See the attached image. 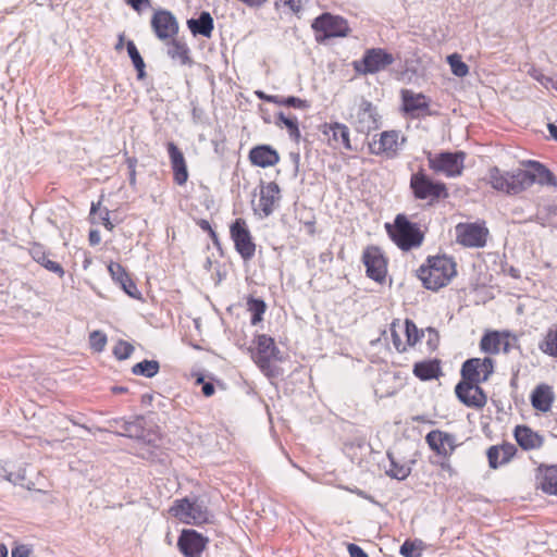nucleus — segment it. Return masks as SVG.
Masks as SVG:
<instances>
[{
  "label": "nucleus",
  "mask_w": 557,
  "mask_h": 557,
  "mask_svg": "<svg viewBox=\"0 0 557 557\" xmlns=\"http://www.w3.org/2000/svg\"><path fill=\"white\" fill-rule=\"evenodd\" d=\"M107 335L101 331H94L89 334L90 348L96 352H101L107 345Z\"/></svg>",
  "instance_id": "obj_46"
},
{
  "label": "nucleus",
  "mask_w": 557,
  "mask_h": 557,
  "mask_svg": "<svg viewBox=\"0 0 557 557\" xmlns=\"http://www.w3.org/2000/svg\"><path fill=\"white\" fill-rule=\"evenodd\" d=\"M160 366L156 360H144L133 366L132 372L135 375L152 377L159 372Z\"/></svg>",
  "instance_id": "obj_41"
},
{
  "label": "nucleus",
  "mask_w": 557,
  "mask_h": 557,
  "mask_svg": "<svg viewBox=\"0 0 557 557\" xmlns=\"http://www.w3.org/2000/svg\"><path fill=\"white\" fill-rule=\"evenodd\" d=\"M230 237L236 252L245 262L250 261L255 257L257 245L245 219L236 218L230 224Z\"/></svg>",
  "instance_id": "obj_7"
},
{
  "label": "nucleus",
  "mask_w": 557,
  "mask_h": 557,
  "mask_svg": "<svg viewBox=\"0 0 557 557\" xmlns=\"http://www.w3.org/2000/svg\"><path fill=\"white\" fill-rule=\"evenodd\" d=\"M401 109L406 114L412 117L431 115L430 98L421 92H414L410 89L400 91Z\"/></svg>",
  "instance_id": "obj_22"
},
{
  "label": "nucleus",
  "mask_w": 557,
  "mask_h": 557,
  "mask_svg": "<svg viewBox=\"0 0 557 557\" xmlns=\"http://www.w3.org/2000/svg\"><path fill=\"white\" fill-rule=\"evenodd\" d=\"M441 467H442L443 469L448 470V471H453V468H451V467H450V465H449V463H447V462H443V463L441 465Z\"/></svg>",
  "instance_id": "obj_64"
},
{
  "label": "nucleus",
  "mask_w": 557,
  "mask_h": 557,
  "mask_svg": "<svg viewBox=\"0 0 557 557\" xmlns=\"http://www.w3.org/2000/svg\"><path fill=\"white\" fill-rule=\"evenodd\" d=\"M456 242L463 247L479 248L486 244L488 230L484 223H458L455 227Z\"/></svg>",
  "instance_id": "obj_16"
},
{
  "label": "nucleus",
  "mask_w": 557,
  "mask_h": 557,
  "mask_svg": "<svg viewBox=\"0 0 557 557\" xmlns=\"http://www.w3.org/2000/svg\"><path fill=\"white\" fill-rule=\"evenodd\" d=\"M409 187L416 200L431 207L449 197L447 185L431 177L423 169L410 175Z\"/></svg>",
  "instance_id": "obj_4"
},
{
  "label": "nucleus",
  "mask_w": 557,
  "mask_h": 557,
  "mask_svg": "<svg viewBox=\"0 0 557 557\" xmlns=\"http://www.w3.org/2000/svg\"><path fill=\"white\" fill-rule=\"evenodd\" d=\"M197 225L205 232H207L210 236V238L212 239L213 244H218L219 243V236L216 234V232L212 228L211 224L209 223V221L205 220V219H199L197 220Z\"/></svg>",
  "instance_id": "obj_49"
},
{
  "label": "nucleus",
  "mask_w": 557,
  "mask_h": 557,
  "mask_svg": "<svg viewBox=\"0 0 557 557\" xmlns=\"http://www.w3.org/2000/svg\"><path fill=\"white\" fill-rule=\"evenodd\" d=\"M99 206H100V201L97 202V203H95V202L91 203V208H90V214L91 215L96 213V211L98 210Z\"/></svg>",
  "instance_id": "obj_62"
},
{
  "label": "nucleus",
  "mask_w": 557,
  "mask_h": 557,
  "mask_svg": "<svg viewBox=\"0 0 557 557\" xmlns=\"http://www.w3.org/2000/svg\"><path fill=\"white\" fill-rule=\"evenodd\" d=\"M89 243L90 245H98L100 243V235L97 231H90Z\"/></svg>",
  "instance_id": "obj_56"
},
{
  "label": "nucleus",
  "mask_w": 557,
  "mask_h": 557,
  "mask_svg": "<svg viewBox=\"0 0 557 557\" xmlns=\"http://www.w3.org/2000/svg\"><path fill=\"white\" fill-rule=\"evenodd\" d=\"M466 157L463 151L426 153L429 169L446 177H458L462 174Z\"/></svg>",
  "instance_id": "obj_5"
},
{
  "label": "nucleus",
  "mask_w": 557,
  "mask_h": 557,
  "mask_svg": "<svg viewBox=\"0 0 557 557\" xmlns=\"http://www.w3.org/2000/svg\"><path fill=\"white\" fill-rule=\"evenodd\" d=\"M125 163L127 165L128 171L136 170L137 159L135 157H126Z\"/></svg>",
  "instance_id": "obj_55"
},
{
  "label": "nucleus",
  "mask_w": 557,
  "mask_h": 557,
  "mask_svg": "<svg viewBox=\"0 0 557 557\" xmlns=\"http://www.w3.org/2000/svg\"><path fill=\"white\" fill-rule=\"evenodd\" d=\"M412 420L416 421V422H419V423L428 422V420L423 416L413 417Z\"/></svg>",
  "instance_id": "obj_61"
},
{
  "label": "nucleus",
  "mask_w": 557,
  "mask_h": 557,
  "mask_svg": "<svg viewBox=\"0 0 557 557\" xmlns=\"http://www.w3.org/2000/svg\"><path fill=\"white\" fill-rule=\"evenodd\" d=\"M281 188L275 182H261L259 186V201L256 211L263 216L271 215L281 201Z\"/></svg>",
  "instance_id": "obj_24"
},
{
  "label": "nucleus",
  "mask_w": 557,
  "mask_h": 557,
  "mask_svg": "<svg viewBox=\"0 0 557 557\" xmlns=\"http://www.w3.org/2000/svg\"><path fill=\"white\" fill-rule=\"evenodd\" d=\"M380 114L376 107L367 99H361L349 116L356 132L369 134L380 127Z\"/></svg>",
  "instance_id": "obj_9"
},
{
  "label": "nucleus",
  "mask_w": 557,
  "mask_h": 557,
  "mask_svg": "<svg viewBox=\"0 0 557 557\" xmlns=\"http://www.w3.org/2000/svg\"><path fill=\"white\" fill-rule=\"evenodd\" d=\"M545 86L548 88V87H552V88H555L557 89V81H554L553 78H547L546 79V83H545Z\"/></svg>",
  "instance_id": "obj_58"
},
{
  "label": "nucleus",
  "mask_w": 557,
  "mask_h": 557,
  "mask_svg": "<svg viewBox=\"0 0 557 557\" xmlns=\"http://www.w3.org/2000/svg\"><path fill=\"white\" fill-rule=\"evenodd\" d=\"M326 145L335 150L352 151L349 127L339 122H325L319 126Z\"/></svg>",
  "instance_id": "obj_14"
},
{
  "label": "nucleus",
  "mask_w": 557,
  "mask_h": 557,
  "mask_svg": "<svg viewBox=\"0 0 557 557\" xmlns=\"http://www.w3.org/2000/svg\"><path fill=\"white\" fill-rule=\"evenodd\" d=\"M425 442L433 453L444 459H449L459 446L455 434L442 430L430 431Z\"/></svg>",
  "instance_id": "obj_20"
},
{
  "label": "nucleus",
  "mask_w": 557,
  "mask_h": 557,
  "mask_svg": "<svg viewBox=\"0 0 557 557\" xmlns=\"http://www.w3.org/2000/svg\"><path fill=\"white\" fill-rule=\"evenodd\" d=\"M29 556V549L24 546L20 545L12 549V557H28Z\"/></svg>",
  "instance_id": "obj_52"
},
{
  "label": "nucleus",
  "mask_w": 557,
  "mask_h": 557,
  "mask_svg": "<svg viewBox=\"0 0 557 557\" xmlns=\"http://www.w3.org/2000/svg\"><path fill=\"white\" fill-rule=\"evenodd\" d=\"M389 330L393 345L398 352H406L424 335L417 327L416 323L409 319H406L404 322L399 320L393 321Z\"/></svg>",
  "instance_id": "obj_11"
},
{
  "label": "nucleus",
  "mask_w": 557,
  "mask_h": 557,
  "mask_svg": "<svg viewBox=\"0 0 557 557\" xmlns=\"http://www.w3.org/2000/svg\"><path fill=\"white\" fill-rule=\"evenodd\" d=\"M29 255L33 260L42 265L46 270L55 273L59 277H63L65 271L63 267L49 259V253L46 251L45 247L40 244H34L29 248Z\"/></svg>",
  "instance_id": "obj_32"
},
{
  "label": "nucleus",
  "mask_w": 557,
  "mask_h": 557,
  "mask_svg": "<svg viewBox=\"0 0 557 557\" xmlns=\"http://www.w3.org/2000/svg\"><path fill=\"white\" fill-rule=\"evenodd\" d=\"M555 398L556 396L553 386L546 383L537 384L530 395V401L533 409L541 413H547L550 411Z\"/></svg>",
  "instance_id": "obj_29"
},
{
  "label": "nucleus",
  "mask_w": 557,
  "mask_h": 557,
  "mask_svg": "<svg viewBox=\"0 0 557 557\" xmlns=\"http://www.w3.org/2000/svg\"><path fill=\"white\" fill-rule=\"evenodd\" d=\"M150 25L154 35L161 41L176 38L180 29L177 18L171 11L165 9L154 10Z\"/></svg>",
  "instance_id": "obj_17"
},
{
  "label": "nucleus",
  "mask_w": 557,
  "mask_h": 557,
  "mask_svg": "<svg viewBox=\"0 0 557 557\" xmlns=\"http://www.w3.org/2000/svg\"><path fill=\"white\" fill-rule=\"evenodd\" d=\"M135 11H140L144 4H147L149 0H124Z\"/></svg>",
  "instance_id": "obj_54"
},
{
  "label": "nucleus",
  "mask_w": 557,
  "mask_h": 557,
  "mask_svg": "<svg viewBox=\"0 0 557 557\" xmlns=\"http://www.w3.org/2000/svg\"><path fill=\"white\" fill-rule=\"evenodd\" d=\"M447 63L450 66L451 73L458 77H465L469 73V66L462 61L458 53H453L447 57Z\"/></svg>",
  "instance_id": "obj_44"
},
{
  "label": "nucleus",
  "mask_w": 557,
  "mask_h": 557,
  "mask_svg": "<svg viewBox=\"0 0 557 557\" xmlns=\"http://www.w3.org/2000/svg\"><path fill=\"white\" fill-rule=\"evenodd\" d=\"M412 372L421 381L438 379L442 374L441 363L436 359L416 362Z\"/></svg>",
  "instance_id": "obj_33"
},
{
  "label": "nucleus",
  "mask_w": 557,
  "mask_h": 557,
  "mask_svg": "<svg viewBox=\"0 0 557 557\" xmlns=\"http://www.w3.org/2000/svg\"><path fill=\"white\" fill-rule=\"evenodd\" d=\"M369 278L383 284L387 276L388 259L384 251L374 245L367 246L361 256Z\"/></svg>",
  "instance_id": "obj_12"
},
{
  "label": "nucleus",
  "mask_w": 557,
  "mask_h": 557,
  "mask_svg": "<svg viewBox=\"0 0 557 557\" xmlns=\"http://www.w3.org/2000/svg\"><path fill=\"white\" fill-rule=\"evenodd\" d=\"M517 455V446L507 441L492 445L486 449L488 467L493 470L510 463Z\"/></svg>",
  "instance_id": "obj_25"
},
{
  "label": "nucleus",
  "mask_w": 557,
  "mask_h": 557,
  "mask_svg": "<svg viewBox=\"0 0 557 557\" xmlns=\"http://www.w3.org/2000/svg\"><path fill=\"white\" fill-rule=\"evenodd\" d=\"M169 513L185 524L201 525L209 521L208 509L196 499L190 500L187 497L174 500Z\"/></svg>",
  "instance_id": "obj_6"
},
{
  "label": "nucleus",
  "mask_w": 557,
  "mask_h": 557,
  "mask_svg": "<svg viewBox=\"0 0 557 557\" xmlns=\"http://www.w3.org/2000/svg\"><path fill=\"white\" fill-rule=\"evenodd\" d=\"M384 227L389 239L403 251L419 248L425 238L421 224L411 221L406 213L396 214Z\"/></svg>",
  "instance_id": "obj_3"
},
{
  "label": "nucleus",
  "mask_w": 557,
  "mask_h": 557,
  "mask_svg": "<svg viewBox=\"0 0 557 557\" xmlns=\"http://www.w3.org/2000/svg\"><path fill=\"white\" fill-rule=\"evenodd\" d=\"M529 169H518L513 172H508L492 166L486 174V183L496 191L509 196L519 195L534 184L541 186H556L557 182L554 174L541 162L529 160L522 163Z\"/></svg>",
  "instance_id": "obj_1"
},
{
  "label": "nucleus",
  "mask_w": 557,
  "mask_h": 557,
  "mask_svg": "<svg viewBox=\"0 0 557 557\" xmlns=\"http://www.w3.org/2000/svg\"><path fill=\"white\" fill-rule=\"evenodd\" d=\"M276 9L286 8L294 14H299L304 8V0H275Z\"/></svg>",
  "instance_id": "obj_48"
},
{
  "label": "nucleus",
  "mask_w": 557,
  "mask_h": 557,
  "mask_svg": "<svg viewBox=\"0 0 557 557\" xmlns=\"http://www.w3.org/2000/svg\"><path fill=\"white\" fill-rule=\"evenodd\" d=\"M537 472V488L545 494L557 496V465H542L539 467Z\"/></svg>",
  "instance_id": "obj_31"
},
{
  "label": "nucleus",
  "mask_w": 557,
  "mask_h": 557,
  "mask_svg": "<svg viewBox=\"0 0 557 557\" xmlns=\"http://www.w3.org/2000/svg\"><path fill=\"white\" fill-rule=\"evenodd\" d=\"M347 550L350 557H369L368 554L357 544H348Z\"/></svg>",
  "instance_id": "obj_50"
},
{
  "label": "nucleus",
  "mask_w": 557,
  "mask_h": 557,
  "mask_svg": "<svg viewBox=\"0 0 557 557\" xmlns=\"http://www.w3.org/2000/svg\"><path fill=\"white\" fill-rule=\"evenodd\" d=\"M168 54L173 60H178L183 65L191 64L189 49L185 42L178 41L175 38L169 41Z\"/></svg>",
  "instance_id": "obj_36"
},
{
  "label": "nucleus",
  "mask_w": 557,
  "mask_h": 557,
  "mask_svg": "<svg viewBox=\"0 0 557 557\" xmlns=\"http://www.w3.org/2000/svg\"><path fill=\"white\" fill-rule=\"evenodd\" d=\"M389 468L386 469V474L396 480H405L411 473V468L406 462H398L392 454H388Z\"/></svg>",
  "instance_id": "obj_39"
},
{
  "label": "nucleus",
  "mask_w": 557,
  "mask_h": 557,
  "mask_svg": "<svg viewBox=\"0 0 557 557\" xmlns=\"http://www.w3.org/2000/svg\"><path fill=\"white\" fill-rule=\"evenodd\" d=\"M280 159L277 150L270 145L255 146L248 153L250 164L263 169L276 165Z\"/></svg>",
  "instance_id": "obj_28"
},
{
  "label": "nucleus",
  "mask_w": 557,
  "mask_h": 557,
  "mask_svg": "<svg viewBox=\"0 0 557 557\" xmlns=\"http://www.w3.org/2000/svg\"><path fill=\"white\" fill-rule=\"evenodd\" d=\"M420 332L424 333L421 338L425 337V345L429 352H433L437 349L440 345V334L433 327H428L425 330H420Z\"/></svg>",
  "instance_id": "obj_45"
},
{
  "label": "nucleus",
  "mask_w": 557,
  "mask_h": 557,
  "mask_svg": "<svg viewBox=\"0 0 557 557\" xmlns=\"http://www.w3.org/2000/svg\"><path fill=\"white\" fill-rule=\"evenodd\" d=\"M510 338L516 339V336L508 331H488L480 341V349L488 355H497L500 349L507 354L511 348Z\"/></svg>",
  "instance_id": "obj_23"
},
{
  "label": "nucleus",
  "mask_w": 557,
  "mask_h": 557,
  "mask_svg": "<svg viewBox=\"0 0 557 557\" xmlns=\"http://www.w3.org/2000/svg\"><path fill=\"white\" fill-rule=\"evenodd\" d=\"M108 271L112 280L117 283L128 296L135 299L140 298L141 294L137 285L122 264L111 261L108 264Z\"/></svg>",
  "instance_id": "obj_30"
},
{
  "label": "nucleus",
  "mask_w": 557,
  "mask_h": 557,
  "mask_svg": "<svg viewBox=\"0 0 557 557\" xmlns=\"http://www.w3.org/2000/svg\"><path fill=\"white\" fill-rule=\"evenodd\" d=\"M166 151L169 154L171 169L173 172V182L178 186H183L187 183L189 177L188 166L184 153L178 146L169 141L166 144Z\"/></svg>",
  "instance_id": "obj_26"
},
{
  "label": "nucleus",
  "mask_w": 557,
  "mask_h": 557,
  "mask_svg": "<svg viewBox=\"0 0 557 557\" xmlns=\"http://www.w3.org/2000/svg\"><path fill=\"white\" fill-rule=\"evenodd\" d=\"M267 101L280 107L294 108L299 110H308L310 108V102L308 100L295 96H269L267 97Z\"/></svg>",
  "instance_id": "obj_37"
},
{
  "label": "nucleus",
  "mask_w": 557,
  "mask_h": 557,
  "mask_svg": "<svg viewBox=\"0 0 557 557\" xmlns=\"http://www.w3.org/2000/svg\"><path fill=\"white\" fill-rule=\"evenodd\" d=\"M196 382H197V384H202V394L206 397H210V396H212L214 394L215 388H214L212 383L205 382L203 377H201V376L198 377Z\"/></svg>",
  "instance_id": "obj_51"
},
{
  "label": "nucleus",
  "mask_w": 557,
  "mask_h": 557,
  "mask_svg": "<svg viewBox=\"0 0 557 557\" xmlns=\"http://www.w3.org/2000/svg\"><path fill=\"white\" fill-rule=\"evenodd\" d=\"M101 222H102V225L108 230V231H113L114 228V224L110 221V216H109V210L108 209H104V213L103 215L101 216Z\"/></svg>",
  "instance_id": "obj_53"
},
{
  "label": "nucleus",
  "mask_w": 557,
  "mask_h": 557,
  "mask_svg": "<svg viewBox=\"0 0 557 557\" xmlns=\"http://www.w3.org/2000/svg\"><path fill=\"white\" fill-rule=\"evenodd\" d=\"M126 49H127L128 55H129L136 71H137V78L139 81L144 79L146 77V72H145L146 65H145L144 59L141 58L134 41L128 40L126 44Z\"/></svg>",
  "instance_id": "obj_40"
},
{
  "label": "nucleus",
  "mask_w": 557,
  "mask_h": 557,
  "mask_svg": "<svg viewBox=\"0 0 557 557\" xmlns=\"http://www.w3.org/2000/svg\"><path fill=\"white\" fill-rule=\"evenodd\" d=\"M512 436L518 446L525 451L539 450L545 444L544 435L525 424H518L512 431Z\"/></svg>",
  "instance_id": "obj_27"
},
{
  "label": "nucleus",
  "mask_w": 557,
  "mask_h": 557,
  "mask_svg": "<svg viewBox=\"0 0 557 557\" xmlns=\"http://www.w3.org/2000/svg\"><path fill=\"white\" fill-rule=\"evenodd\" d=\"M306 225L308 226L309 232L311 234H314V222H308V223H306Z\"/></svg>",
  "instance_id": "obj_63"
},
{
  "label": "nucleus",
  "mask_w": 557,
  "mask_h": 557,
  "mask_svg": "<svg viewBox=\"0 0 557 557\" xmlns=\"http://www.w3.org/2000/svg\"><path fill=\"white\" fill-rule=\"evenodd\" d=\"M133 352L134 346L126 341H119L113 348V355L119 360H125L129 358Z\"/></svg>",
  "instance_id": "obj_47"
},
{
  "label": "nucleus",
  "mask_w": 557,
  "mask_h": 557,
  "mask_svg": "<svg viewBox=\"0 0 557 557\" xmlns=\"http://www.w3.org/2000/svg\"><path fill=\"white\" fill-rule=\"evenodd\" d=\"M424 543L421 540H406L400 546L399 553L404 557H421Z\"/></svg>",
  "instance_id": "obj_43"
},
{
  "label": "nucleus",
  "mask_w": 557,
  "mask_h": 557,
  "mask_svg": "<svg viewBox=\"0 0 557 557\" xmlns=\"http://www.w3.org/2000/svg\"><path fill=\"white\" fill-rule=\"evenodd\" d=\"M537 346L543 355L557 359V322L546 329Z\"/></svg>",
  "instance_id": "obj_34"
},
{
  "label": "nucleus",
  "mask_w": 557,
  "mask_h": 557,
  "mask_svg": "<svg viewBox=\"0 0 557 557\" xmlns=\"http://www.w3.org/2000/svg\"><path fill=\"white\" fill-rule=\"evenodd\" d=\"M187 25L194 35H201L206 38H210L214 29V22L209 12H201L198 18L188 20Z\"/></svg>",
  "instance_id": "obj_35"
},
{
  "label": "nucleus",
  "mask_w": 557,
  "mask_h": 557,
  "mask_svg": "<svg viewBox=\"0 0 557 557\" xmlns=\"http://www.w3.org/2000/svg\"><path fill=\"white\" fill-rule=\"evenodd\" d=\"M311 27L318 42H323L329 38L346 37L350 32L347 20L331 13H323L314 18Z\"/></svg>",
  "instance_id": "obj_8"
},
{
  "label": "nucleus",
  "mask_w": 557,
  "mask_h": 557,
  "mask_svg": "<svg viewBox=\"0 0 557 557\" xmlns=\"http://www.w3.org/2000/svg\"><path fill=\"white\" fill-rule=\"evenodd\" d=\"M548 128H549L550 134H552L555 138H557V126H556V125H554V124H549Z\"/></svg>",
  "instance_id": "obj_60"
},
{
  "label": "nucleus",
  "mask_w": 557,
  "mask_h": 557,
  "mask_svg": "<svg viewBox=\"0 0 557 557\" xmlns=\"http://www.w3.org/2000/svg\"><path fill=\"white\" fill-rule=\"evenodd\" d=\"M136 170H133V171H129V184L132 186H135L136 185Z\"/></svg>",
  "instance_id": "obj_57"
},
{
  "label": "nucleus",
  "mask_w": 557,
  "mask_h": 557,
  "mask_svg": "<svg viewBox=\"0 0 557 557\" xmlns=\"http://www.w3.org/2000/svg\"><path fill=\"white\" fill-rule=\"evenodd\" d=\"M276 125L278 127H285L290 138L299 140L301 134L299 129V123L296 116L285 115L284 113L281 112L276 115Z\"/></svg>",
  "instance_id": "obj_38"
},
{
  "label": "nucleus",
  "mask_w": 557,
  "mask_h": 557,
  "mask_svg": "<svg viewBox=\"0 0 557 557\" xmlns=\"http://www.w3.org/2000/svg\"><path fill=\"white\" fill-rule=\"evenodd\" d=\"M208 542V537L196 530L184 529L177 539V547L184 557H201Z\"/></svg>",
  "instance_id": "obj_21"
},
{
  "label": "nucleus",
  "mask_w": 557,
  "mask_h": 557,
  "mask_svg": "<svg viewBox=\"0 0 557 557\" xmlns=\"http://www.w3.org/2000/svg\"><path fill=\"white\" fill-rule=\"evenodd\" d=\"M256 349L252 351V360L267 375H271V361L277 359L280 354L274 338L265 334H259L255 338Z\"/></svg>",
  "instance_id": "obj_15"
},
{
  "label": "nucleus",
  "mask_w": 557,
  "mask_h": 557,
  "mask_svg": "<svg viewBox=\"0 0 557 557\" xmlns=\"http://www.w3.org/2000/svg\"><path fill=\"white\" fill-rule=\"evenodd\" d=\"M395 58L383 48L367 49L362 59L354 62V69L362 75L375 74L392 65Z\"/></svg>",
  "instance_id": "obj_13"
},
{
  "label": "nucleus",
  "mask_w": 557,
  "mask_h": 557,
  "mask_svg": "<svg viewBox=\"0 0 557 557\" xmlns=\"http://www.w3.org/2000/svg\"><path fill=\"white\" fill-rule=\"evenodd\" d=\"M494 363L491 357L468 359L461 366V379L471 383H484L493 374Z\"/></svg>",
  "instance_id": "obj_18"
},
{
  "label": "nucleus",
  "mask_w": 557,
  "mask_h": 557,
  "mask_svg": "<svg viewBox=\"0 0 557 557\" xmlns=\"http://www.w3.org/2000/svg\"><path fill=\"white\" fill-rule=\"evenodd\" d=\"M455 394L459 401L469 408L481 410L487 404V396L479 383L461 379L455 387Z\"/></svg>",
  "instance_id": "obj_19"
},
{
  "label": "nucleus",
  "mask_w": 557,
  "mask_h": 557,
  "mask_svg": "<svg viewBox=\"0 0 557 557\" xmlns=\"http://www.w3.org/2000/svg\"><path fill=\"white\" fill-rule=\"evenodd\" d=\"M405 141L406 138L401 136L399 131H384L372 137L369 143V152L374 156L393 159L398 154Z\"/></svg>",
  "instance_id": "obj_10"
},
{
  "label": "nucleus",
  "mask_w": 557,
  "mask_h": 557,
  "mask_svg": "<svg viewBox=\"0 0 557 557\" xmlns=\"http://www.w3.org/2000/svg\"><path fill=\"white\" fill-rule=\"evenodd\" d=\"M457 275V263L446 255L429 256L417 270V277L422 286L438 292L451 283Z\"/></svg>",
  "instance_id": "obj_2"
},
{
  "label": "nucleus",
  "mask_w": 557,
  "mask_h": 557,
  "mask_svg": "<svg viewBox=\"0 0 557 557\" xmlns=\"http://www.w3.org/2000/svg\"><path fill=\"white\" fill-rule=\"evenodd\" d=\"M247 308L251 313V324L260 323L267 309L265 302L262 299L251 297L247 300Z\"/></svg>",
  "instance_id": "obj_42"
},
{
  "label": "nucleus",
  "mask_w": 557,
  "mask_h": 557,
  "mask_svg": "<svg viewBox=\"0 0 557 557\" xmlns=\"http://www.w3.org/2000/svg\"><path fill=\"white\" fill-rule=\"evenodd\" d=\"M0 557H8V548L4 544H0Z\"/></svg>",
  "instance_id": "obj_59"
}]
</instances>
